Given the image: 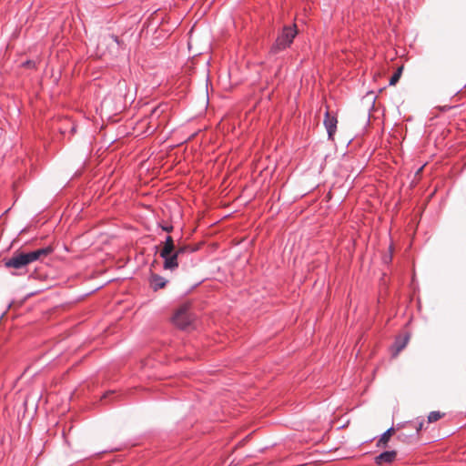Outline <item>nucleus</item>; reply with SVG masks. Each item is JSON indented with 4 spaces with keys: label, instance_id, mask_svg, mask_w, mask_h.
Wrapping results in <instances>:
<instances>
[{
    "label": "nucleus",
    "instance_id": "11",
    "mask_svg": "<svg viewBox=\"0 0 466 466\" xmlns=\"http://www.w3.org/2000/svg\"><path fill=\"white\" fill-rule=\"evenodd\" d=\"M443 417V414L440 411H431L428 415V422L432 423L438 421L440 419Z\"/></svg>",
    "mask_w": 466,
    "mask_h": 466
},
{
    "label": "nucleus",
    "instance_id": "12",
    "mask_svg": "<svg viewBox=\"0 0 466 466\" xmlns=\"http://www.w3.org/2000/svg\"><path fill=\"white\" fill-rule=\"evenodd\" d=\"M402 73V66L399 67L397 71L391 76L390 79V85L394 86L398 83Z\"/></svg>",
    "mask_w": 466,
    "mask_h": 466
},
{
    "label": "nucleus",
    "instance_id": "8",
    "mask_svg": "<svg viewBox=\"0 0 466 466\" xmlns=\"http://www.w3.org/2000/svg\"><path fill=\"white\" fill-rule=\"evenodd\" d=\"M176 247L171 236H167L164 241L163 248L160 250V257H166L168 253L175 251Z\"/></svg>",
    "mask_w": 466,
    "mask_h": 466
},
{
    "label": "nucleus",
    "instance_id": "1",
    "mask_svg": "<svg viewBox=\"0 0 466 466\" xmlns=\"http://www.w3.org/2000/svg\"><path fill=\"white\" fill-rule=\"evenodd\" d=\"M52 252L53 248L51 246H47L26 253L16 252L12 256V258L5 261V267L7 268H12L15 269H21L27 265L41 259L42 258H46Z\"/></svg>",
    "mask_w": 466,
    "mask_h": 466
},
{
    "label": "nucleus",
    "instance_id": "7",
    "mask_svg": "<svg viewBox=\"0 0 466 466\" xmlns=\"http://www.w3.org/2000/svg\"><path fill=\"white\" fill-rule=\"evenodd\" d=\"M149 282H150V286L152 287V289L154 290H157L159 289L165 288L167 281L163 277H161L157 274H153L150 277Z\"/></svg>",
    "mask_w": 466,
    "mask_h": 466
},
{
    "label": "nucleus",
    "instance_id": "4",
    "mask_svg": "<svg viewBox=\"0 0 466 466\" xmlns=\"http://www.w3.org/2000/svg\"><path fill=\"white\" fill-rule=\"evenodd\" d=\"M323 123L326 127L329 139L333 140V137L337 130V117L335 116H331L329 111H326Z\"/></svg>",
    "mask_w": 466,
    "mask_h": 466
},
{
    "label": "nucleus",
    "instance_id": "9",
    "mask_svg": "<svg viewBox=\"0 0 466 466\" xmlns=\"http://www.w3.org/2000/svg\"><path fill=\"white\" fill-rule=\"evenodd\" d=\"M408 339L409 338L408 337H404V338H397L395 342H394V349H395V355H397L399 352H400L407 345L408 343Z\"/></svg>",
    "mask_w": 466,
    "mask_h": 466
},
{
    "label": "nucleus",
    "instance_id": "5",
    "mask_svg": "<svg viewBox=\"0 0 466 466\" xmlns=\"http://www.w3.org/2000/svg\"><path fill=\"white\" fill-rule=\"evenodd\" d=\"M164 259L163 268L166 270H175L178 268L179 256L175 251L168 253L166 257H161Z\"/></svg>",
    "mask_w": 466,
    "mask_h": 466
},
{
    "label": "nucleus",
    "instance_id": "6",
    "mask_svg": "<svg viewBox=\"0 0 466 466\" xmlns=\"http://www.w3.org/2000/svg\"><path fill=\"white\" fill-rule=\"evenodd\" d=\"M395 458H396L395 451H387L380 453L379 456H377L375 459V461L378 464L390 463L395 460Z\"/></svg>",
    "mask_w": 466,
    "mask_h": 466
},
{
    "label": "nucleus",
    "instance_id": "10",
    "mask_svg": "<svg viewBox=\"0 0 466 466\" xmlns=\"http://www.w3.org/2000/svg\"><path fill=\"white\" fill-rule=\"evenodd\" d=\"M392 431H393V428H390V429H388V430H387V431H386L381 435V438L380 439V441H379V442H378V445H380L381 443L385 445V444L389 441V440H390V436H391Z\"/></svg>",
    "mask_w": 466,
    "mask_h": 466
},
{
    "label": "nucleus",
    "instance_id": "15",
    "mask_svg": "<svg viewBox=\"0 0 466 466\" xmlns=\"http://www.w3.org/2000/svg\"><path fill=\"white\" fill-rule=\"evenodd\" d=\"M423 424H424L423 421L415 423L414 428L416 429L417 432H419L422 429Z\"/></svg>",
    "mask_w": 466,
    "mask_h": 466
},
{
    "label": "nucleus",
    "instance_id": "2",
    "mask_svg": "<svg viewBox=\"0 0 466 466\" xmlns=\"http://www.w3.org/2000/svg\"><path fill=\"white\" fill-rule=\"evenodd\" d=\"M297 34L298 30L295 24L283 26L281 32L278 35L276 41L270 47L269 54L276 55L289 48L293 43Z\"/></svg>",
    "mask_w": 466,
    "mask_h": 466
},
{
    "label": "nucleus",
    "instance_id": "14",
    "mask_svg": "<svg viewBox=\"0 0 466 466\" xmlns=\"http://www.w3.org/2000/svg\"><path fill=\"white\" fill-rule=\"evenodd\" d=\"M161 228H162V230L169 233V232H171L173 230V226H171V225H162Z\"/></svg>",
    "mask_w": 466,
    "mask_h": 466
},
{
    "label": "nucleus",
    "instance_id": "3",
    "mask_svg": "<svg viewBox=\"0 0 466 466\" xmlns=\"http://www.w3.org/2000/svg\"><path fill=\"white\" fill-rule=\"evenodd\" d=\"M193 321V317L189 312V307L184 305L180 307L172 317V322L181 329H187Z\"/></svg>",
    "mask_w": 466,
    "mask_h": 466
},
{
    "label": "nucleus",
    "instance_id": "13",
    "mask_svg": "<svg viewBox=\"0 0 466 466\" xmlns=\"http://www.w3.org/2000/svg\"><path fill=\"white\" fill-rule=\"evenodd\" d=\"M193 251H194V249L191 248V247L188 245H183L175 249V252L177 253L178 256H181L185 252H193Z\"/></svg>",
    "mask_w": 466,
    "mask_h": 466
}]
</instances>
